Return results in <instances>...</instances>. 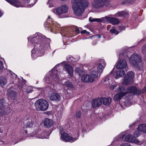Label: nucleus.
Masks as SVG:
<instances>
[{"label": "nucleus", "mask_w": 146, "mask_h": 146, "mask_svg": "<svg viewBox=\"0 0 146 146\" xmlns=\"http://www.w3.org/2000/svg\"><path fill=\"white\" fill-rule=\"evenodd\" d=\"M43 37L40 33H36L34 36L32 38L30 42L29 45L32 47H34V49L32 50V57L34 56V52L36 50L37 47L39 46V56H42L44 54V48L46 44L42 42Z\"/></svg>", "instance_id": "obj_1"}, {"label": "nucleus", "mask_w": 146, "mask_h": 146, "mask_svg": "<svg viewBox=\"0 0 146 146\" xmlns=\"http://www.w3.org/2000/svg\"><path fill=\"white\" fill-rule=\"evenodd\" d=\"M40 133L38 132V131H35L33 132L32 133H31V136L32 137H36L39 138H48L50 135L49 133L47 131H44L42 132V134H40Z\"/></svg>", "instance_id": "obj_10"}, {"label": "nucleus", "mask_w": 146, "mask_h": 146, "mask_svg": "<svg viewBox=\"0 0 146 146\" xmlns=\"http://www.w3.org/2000/svg\"><path fill=\"white\" fill-rule=\"evenodd\" d=\"M44 26L45 28H49L52 30L55 29V25L54 24L50 16H49L46 21L45 22Z\"/></svg>", "instance_id": "obj_11"}, {"label": "nucleus", "mask_w": 146, "mask_h": 146, "mask_svg": "<svg viewBox=\"0 0 146 146\" xmlns=\"http://www.w3.org/2000/svg\"><path fill=\"white\" fill-rule=\"evenodd\" d=\"M125 74V72L123 70L117 71L115 73L114 77L116 79H118L119 77L122 76Z\"/></svg>", "instance_id": "obj_22"}, {"label": "nucleus", "mask_w": 146, "mask_h": 146, "mask_svg": "<svg viewBox=\"0 0 146 146\" xmlns=\"http://www.w3.org/2000/svg\"><path fill=\"white\" fill-rule=\"evenodd\" d=\"M53 4H50L48 6V7L49 8H51V7H53Z\"/></svg>", "instance_id": "obj_52"}, {"label": "nucleus", "mask_w": 146, "mask_h": 146, "mask_svg": "<svg viewBox=\"0 0 146 146\" xmlns=\"http://www.w3.org/2000/svg\"><path fill=\"white\" fill-rule=\"evenodd\" d=\"M25 132L27 133V131H25Z\"/></svg>", "instance_id": "obj_63"}, {"label": "nucleus", "mask_w": 146, "mask_h": 146, "mask_svg": "<svg viewBox=\"0 0 146 146\" xmlns=\"http://www.w3.org/2000/svg\"><path fill=\"white\" fill-rule=\"evenodd\" d=\"M144 60L146 62V54H145L144 56Z\"/></svg>", "instance_id": "obj_51"}, {"label": "nucleus", "mask_w": 146, "mask_h": 146, "mask_svg": "<svg viewBox=\"0 0 146 146\" xmlns=\"http://www.w3.org/2000/svg\"><path fill=\"white\" fill-rule=\"evenodd\" d=\"M80 32L81 33H86V34H87V35H88L90 33L89 32H87L86 30H84L83 31H81Z\"/></svg>", "instance_id": "obj_49"}, {"label": "nucleus", "mask_w": 146, "mask_h": 146, "mask_svg": "<svg viewBox=\"0 0 146 146\" xmlns=\"http://www.w3.org/2000/svg\"><path fill=\"white\" fill-rule=\"evenodd\" d=\"M96 36H98L99 38H100L101 37V35H96Z\"/></svg>", "instance_id": "obj_53"}, {"label": "nucleus", "mask_w": 146, "mask_h": 146, "mask_svg": "<svg viewBox=\"0 0 146 146\" xmlns=\"http://www.w3.org/2000/svg\"><path fill=\"white\" fill-rule=\"evenodd\" d=\"M102 104V100L101 98H98L93 100L92 106L93 108H96Z\"/></svg>", "instance_id": "obj_17"}, {"label": "nucleus", "mask_w": 146, "mask_h": 146, "mask_svg": "<svg viewBox=\"0 0 146 146\" xmlns=\"http://www.w3.org/2000/svg\"><path fill=\"white\" fill-rule=\"evenodd\" d=\"M127 64L126 61L124 59H121L118 62L116 66L117 69H127Z\"/></svg>", "instance_id": "obj_13"}, {"label": "nucleus", "mask_w": 146, "mask_h": 146, "mask_svg": "<svg viewBox=\"0 0 146 146\" xmlns=\"http://www.w3.org/2000/svg\"><path fill=\"white\" fill-rule=\"evenodd\" d=\"M105 18L106 19L113 25H117L119 23V20L116 18L106 16Z\"/></svg>", "instance_id": "obj_16"}, {"label": "nucleus", "mask_w": 146, "mask_h": 146, "mask_svg": "<svg viewBox=\"0 0 146 146\" xmlns=\"http://www.w3.org/2000/svg\"><path fill=\"white\" fill-rule=\"evenodd\" d=\"M94 68H95V66H94Z\"/></svg>", "instance_id": "obj_64"}, {"label": "nucleus", "mask_w": 146, "mask_h": 146, "mask_svg": "<svg viewBox=\"0 0 146 146\" xmlns=\"http://www.w3.org/2000/svg\"><path fill=\"white\" fill-rule=\"evenodd\" d=\"M33 90L31 88H27L25 91L27 93H29L32 92L33 91Z\"/></svg>", "instance_id": "obj_42"}, {"label": "nucleus", "mask_w": 146, "mask_h": 146, "mask_svg": "<svg viewBox=\"0 0 146 146\" xmlns=\"http://www.w3.org/2000/svg\"><path fill=\"white\" fill-rule=\"evenodd\" d=\"M63 85L69 88H72L73 87V86L71 82L69 81L65 82Z\"/></svg>", "instance_id": "obj_34"}, {"label": "nucleus", "mask_w": 146, "mask_h": 146, "mask_svg": "<svg viewBox=\"0 0 146 146\" xmlns=\"http://www.w3.org/2000/svg\"><path fill=\"white\" fill-rule=\"evenodd\" d=\"M72 3L74 13L79 16L82 15L84 11V9L86 8L89 4L87 0H72Z\"/></svg>", "instance_id": "obj_2"}, {"label": "nucleus", "mask_w": 146, "mask_h": 146, "mask_svg": "<svg viewBox=\"0 0 146 146\" xmlns=\"http://www.w3.org/2000/svg\"><path fill=\"white\" fill-rule=\"evenodd\" d=\"M132 81L128 77L125 76L123 81L122 84L123 85H125L131 84Z\"/></svg>", "instance_id": "obj_26"}, {"label": "nucleus", "mask_w": 146, "mask_h": 146, "mask_svg": "<svg viewBox=\"0 0 146 146\" xmlns=\"http://www.w3.org/2000/svg\"><path fill=\"white\" fill-rule=\"evenodd\" d=\"M36 128V129H37V126H36V127H35V128Z\"/></svg>", "instance_id": "obj_60"}, {"label": "nucleus", "mask_w": 146, "mask_h": 146, "mask_svg": "<svg viewBox=\"0 0 146 146\" xmlns=\"http://www.w3.org/2000/svg\"><path fill=\"white\" fill-rule=\"evenodd\" d=\"M89 20L91 22H94V21L98 22V18L92 19L91 17H90L89 18Z\"/></svg>", "instance_id": "obj_43"}, {"label": "nucleus", "mask_w": 146, "mask_h": 146, "mask_svg": "<svg viewBox=\"0 0 146 146\" xmlns=\"http://www.w3.org/2000/svg\"><path fill=\"white\" fill-rule=\"evenodd\" d=\"M3 113L2 111H0V116L3 115Z\"/></svg>", "instance_id": "obj_54"}, {"label": "nucleus", "mask_w": 146, "mask_h": 146, "mask_svg": "<svg viewBox=\"0 0 146 146\" xmlns=\"http://www.w3.org/2000/svg\"><path fill=\"white\" fill-rule=\"evenodd\" d=\"M65 67L66 70L68 72L70 76L71 77H72L73 76V70L72 67L70 65L68 64H66L65 65Z\"/></svg>", "instance_id": "obj_21"}, {"label": "nucleus", "mask_w": 146, "mask_h": 146, "mask_svg": "<svg viewBox=\"0 0 146 146\" xmlns=\"http://www.w3.org/2000/svg\"><path fill=\"white\" fill-rule=\"evenodd\" d=\"M142 52L143 54L146 53V44L144 45L142 48Z\"/></svg>", "instance_id": "obj_40"}, {"label": "nucleus", "mask_w": 146, "mask_h": 146, "mask_svg": "<svg viewBox=\"0 0 146 146\" xmlns=\"http://www.w3.org/2000/svg\"><path fill=\"white\" fill-rule=\"evenodd\" d=\"M35 105L37 110L45 111L48 108L49 104L45 100L41 99L37 100L35 103Z\"/></svg>", "instance_id": "obj_3"}, {"label": "nucleus", "mask_w": 146, "mask_h": 146, "mask_svg": "<svg viewBox=\"0 0 146 146\" xmlns=\"http://www.w3.org/2000/svg\"><path fill=\"white\" fill-rule=\"evenodd\" d=\"M117 85L116 84L111 85V88L112 90H114L117 86Z\"/></svg>", "instance_id": "obj_45"}, {"label": "nucleus", "mask_w": 146, "mask_h": 146, "mask_svg": "<svg viewBox=\"0 0 146 146\" xmlns=\"http://www.w3.org/2000/svg\"><path fill=\"white\" fill-rule=\"evenodd\" d=\"M3 68V63L2 61H0V70L2 69Z\"/></svg>", "instance_id": "obj_48"}, {"label": "nucleus", "mask_w": 146, "mask_h": 146, "mask_svg": "<svg viewBox=\"0 0 146 146\" xmlns=\"http://www.w3.org/2000/svg\"><path fill=\"white\" fill-rule=\"evenodd\" d=\"M11 5L16 7H25V6H22L20 3L17 0H6Z\"/></svg>", "instance_id": "obj_19"}, {"label": "nucleus", "mask_w": 146, "mask_h": 146, "mask_svg": "<svg viewBox=\"0 0 146 146\" xmlns=\"http://www.w3.org/2000/svg\"><path fill=\"white\" fill-rule=\"evenodd\" d=\"M110 31L111 33H114L116 35L118 34L119 33V31H117V30L115 29H111L110 30Z\"/></svg>", "instance_id": "obj_37"}, {"label": "nucleus", "mask_w": 146, "mask_h": 146, "mask_svg": "<svg viewBox=\"0 0 146 146\" xmlns=\"http://www.w3.org/2000/svg\"><path fill=\"white\" fill-rule=\"evenodd\" d=\"M59 129L60 130V133L61 135V137L63 140L66 142L69 141L71 142H73L78 139L79 134V131H77L76 136L74 138L70 137L66 133L64 132L63 131V129L62 127L59 126Z\"/></svg>", "instance_id": "obj_4"}, {"label": "nucleus", "mask_w": 146, "mask_h": 146, "mask_svg": "<svg viewBox=\"0 0 146 146\" xmlns=\"http://www.w3.org/2000/svg\"><path fill=\"white\" fill-rule=\"evenodd\" d=\"M93 7L96 9L106 7L110 5L108 2H106V0H93L92 3Z\"/></svg>", "instance_id": "obj_7"}, {"label": "nucleus", "mask_w": 146, "mask_h": 146, "mask_svg": "<svg viewBox=\"0 0 146 146\" xmlns=\"http://www.w3.org/2000/svg\"><path fill=\"white\" fill-rule=\"evenodd\" d=\"M110 75H109L105 77L103 80L104 84L107 85L109 87L110 86V84L111 80L109 78Z\"/></svg>", "instance_id": "obj_28"}, {"label": "nucleus", "mask_w": 146, "mask_h": 146, "mask_svg": "<svg viewBox=\"0 0 146 146\" xmlns=\"http://www.w3.org/2000/svg\"><path fill=\"white\" fill-rule=\"evenodd\" d=\"M30 39H31V38H29V39H28V40H30Z\"/></svg>", "instance_id": "obj_62"}, {"label": "nucleus", "mask_w": 146, "mask_h": 146, "mask_svg": "<svg viewBox=\"0 0 146 146\" xmlns=\"http://www.w3.org/2000/svg\"><path fill=\"white\" fill-rule=\"evenodd\" d=\"M53 122L51 119H46L44 121V126L47 128H50L53 125Z\"/></svg>", "instance_id": "obj_20"}, {"label": "nucleus", "mask_w": 146, "mask_h": 146, "mask_svg": "<svg viewBox=\"0 0 146 146\" xmlns=\"http://www.w3.org/2000/svg\"><path fill=\"white\" fill-rule=\"evenodd\" d=\"M56 66L54 67V68L55 69V68H56Z\"/></svg>", "instance_id": "obj_61"}, {"label": "nucleus", "mask_w": 146, "mask_h": 146, "mask_svg": "<svg viewBox=\"0 0 146 146\" xmlns=\"http://www.w3.org/2000/svg\"><path fill=\"white\" fill-rule=\"evenodd\" d=\"M75 31L76 33L77 34H78L80 33V30L79 28L78 27H76L75 28Z\"/></svg>", "instance_id": "obj_46"}, {"label": "nucleus", "mask_w": 146, "mask_h": 146, "mask_svg": "<svg viewBox=\"0 0 146 146\" xmlns=\"http://www.w3.org/2000/svg\"><path fill=\"white\" fill-rule=\"evenodd\" d=\"M128 93L132 94L135 95H139L141 94V91L139 88H137L136 86H133L128 88Z\"/></svg>", "instance_id": "obj_12"}, {"label": "nucleus", "mask_w": 146, "mask_h": 146, "mask_svg": "<svg viewBox=\"0 0 146 146\" xmlns=\"http://www.w3.org/2000/svg\"><path fill=\"white\" fill-rule=\"evenodd\" d=\"M128 15V13L125 11H121L117 13L116 15L117 17H124Z\"/></svg>", "instance_id": "obj_30"}, {"label": "nucleus", "mask_w": 146, "mask_h": 146, "mask_svg": "<svg viewBox=\"0 0 146 146\" xmlns=\"http://www.w3.org/2000/svg\"><path fill=\"white\" fill-rule=\"evenodd\" d=\"M13 75H14L15 76V77H16V75H15V74H13Z\"/></svg>", "instance_id": "obj_59"}, {"label": "nucleus", "mask_w": 146, "mask_h": 146, "mask_svg": "<svg viewBox=\"0 0 146 146\" xmlns=\"http://www.w3.org/2000/svg\"><path fill=\"white\" fill-rule=\"evenodd\" d=\"M133 135L135 137H138L140 135V133L138 131H135L133 133Z\"/></svg>", "instance_id": "obj_41"}, {"label": "nucleus", "mask_w": 146, "mask_h": 146, "mask_svg": "<svg viewBox=\"0 0 146 146\" xmlns=\"http://www.w3.org/2000/svg\"><path fill=\"white\" fill-rule=\"evenodd\" d=\"M125 76L128 77L131 80L133 81L134 76V73L132 71H129L127 73Z\"/></svg>", "instance_id": "obj_29"}, {"label": "nucleus", "mask_w": 146, "mask_h": 146, "mask_svg": "<svg viewBox=\"0 0 146 146\" xmlns=\"http://www.w3.org/2000/svg\"><path fill=\"white\" fill-rule=\"evenodd\" d=\"M123 96L122 94L120 95L118 93L114 96L113 100L115 101H118L123 97V96Z\"/></svg>", "instance_id": "obj_32"}, {"label": "nucleus", "mask_w": 146, "mask_h": 146, "mask_svg": "<svg viewBox=\"0 0 146 146\" xmlns=\"http://www.w3.org/2000/svg\"><path fill=\"white\" fill-rule=\"evenodd\" d=\"M8 94L9 96L13 99L15 98L16 95L15 92L10 90L8 91Z\"/></svg>", "instance_id": "obj_35"}, {"label": "nucleus", "mask_w": 146, "mask_h": 146, "mask_svg": "<svg viewBox=\"0 0 146 146\" xmlns=\"http://www.w3.org/2000/svg\"><path fill=\"white\" fill-rule=\"evenodd\" d=\"M141 60L140 56L136 53H134L129 57V62L133 66L139 68V64L141 63Z\"/></svg>", "instance_id": "obj_5"}, {"label": "nucleus", "mask_w": 146, "mask_h": 146, "mask_svg": "<svg viewBox=\"0 0 146 146\" xmlns=\"http://www.w3.org/2000/svg\"><path fill=\"white\" fill-rule=\"evenodd\" d=\"M2 133V131L1 130V129L0 128V133Z\"/></svg>", "instance_id": "obj_57"}, {"label": "nucleus", "mask_w": 146, "mask_h": 146, "mask_svg": "<svg viewBox=\"0 0 146 146\" xmlns=\"http://www.w3.org/2000/svg\"><path fill=\"white\" fill-rule=\"evenodd\" d=\"M135 125V124H133L132 125H130L129 127H130L132 126H134Z\"/></svg>", "instance_id": "obj_56"}, {"label": "nucleus", "mask_w": 146, "mask_h": 146, "mask_svg": "<svg viewBox=\"0 0 146 146\" xmlns=\"http://www.w3.org/2000/svg\"><path fill=\"white\" fill-rule=\"evenodd\" d=\"M58 73L57 70L52 71L50 74L51 77L54 80H58L59 77L58 76Z\"/></svg>", "instance_id": "obj_23"}, {"label": "nucleus", "mask_w": 146, "mask_h": 146, "mask_svg": "<svg viewBox=\"0 0 146 146\" xmlns=\"http://www.w3.org/2000/svg\"><path fill=\"white\" fill-rule=\"evenodd\" d=\"M29 122H28L26 124L27 127H31L33 123V121L31 120L29 121Z\"/></svg>", "instance_id": "obj_36"}, {"label": "nucleus", "mask_w": 146, "mask_h": 146, "mask_svg": "<svg viewBox=\"0 0 146 146\" xmlns=\"http://www.w3.org/2000/svg\"><path fill=\"white\" fill-rule=\"evenodd\" d=\"M143 90H144V91L146 92V86L144 87Z\"/></svg>", "instance_id": "obj_55"}, {"label": "nucleus", "mask_w": 146, "mask_h": 146, "mask_svg": "<svg viewBox=\"0 0 146 146\" xmlns=\"http://www.w3.org/2000/svg\"><path fill=\"white\" fill-rule=\"evenodd\" d=\"M122 137L123 139L127 142L136 144H138L140 143V141L139 140L135 137L131 135L128 134L126 135H123Z\"/></svg>", "instance_id": "obj_9"}, {"label": "nucleus", "mask_w": 146, "mask_h": 146, "mask_svg": "<svg viewBox=\"0 0 146 146\" xmlns=\"http://www.w3.org/2000/svg\"><path fill=\"white\" fill-rule=\"evenodd\" d=\"M5 100L2 99L0 100V110H1L6 105Z\"/></svg>", "instance_id": "obj_31"}, {"label": "nucleus", "mask_w": 146, "mask_h": 146, "mask_svg": "<svg viewBox=\"0 0 146 146\" xmlns=\"http://www.w3.org/2000/svg\"><path fill=\"white\" fill-rule=\"evenodd\" d=\"M137 129L139 131L146 133V125L145 124H142L139 125Z\"/></svg>", "instance_id": "obj_24"}, {"label": "nucleus", "mask_w": 146, "mask_h": 146, "mask_svg": "<svg viewBox=\"0 0 146 146\" xmlns=\"http://www.w3.org/2000/svg\"><path fill=\"white\" fill-rule=\"evenodd\" d=\"M98 76V74L97 71H92L90 75L86 74L83 75L81 77V80L84 82H93L96 78Z\"/></svg>", "instance_id": "obj_6"}, {"label": "nucleus", "mask_w": 146, "mask_h": 146, "mask_svg": "<svg viewBox=\"0 0 146 146\" xmlns=\"http://www.w3.org/2000/svg\"><path fill=\"white\" fill-rule=\"evenodd\" d=\"M7 82V79L5 77L3 76L0 77V85L1 86H3L6 84Z\"/></svg>", "instance_id": "obj_27"}, {"label": "nucleus", "mask_w": 146, "mask_h": 146, "mask_svg": "<svg viewBox=\"0 0 146 146\" xmlns=\"http://www.w3.org/2000/svg\"><path fill=\"white\" fill-rule=\"evenodd\" d=\"M134 0H126L122 2V4H131L134 1Z\"/></svg>", "instance_id": "obj_38"}, {"label": "nucleus", "mask_w": 146, "mask_h": 146, "mask_svg": "<svg viewBox=\"0 0 146 146\" xmlns=\"http://www.w3.org/2000/svg\"><path fill=\"white\" fill-rule=\"evenodd\" d=\"M75 72L77 73L80 76L84 73V71L80 68L76 67L75 70Z\"/></svg>", "instance_id": "obj_33"}, {"label": "nucleus", "mask_w": 146, "mask_h": 146, "mask_svg": "<svg viewBox=\"0 0 146 146\" xmlns=\"http://www.w3.org/2000/svg\"><path fill=\"white\" fill-rule=\"evenodd\" d=\"M124 27H122V26H120L119 27V28L121 30H123L124 29Z\"/></svg>", "instance_id": "obj_50"}, {"label": "nucleus", "mask_w": 146, "mask_h": 146, "mask_svg": "<svg viewBox=\"0 0 146 146\" xmlns=\"http://www.w3.org/2000/svg\"><path fill=\"white\" fill-rule=\"evenodd\" d=\"M105 19H106L105 17H102L100 19H98V22H103L104 21Z\"/></svg>", "instance_id": "obj_44"}, {"label": "nucleus", "mask_w": 146, "mask_h": 146, "mask_svg": "<svg viewBox=\"0 0 146 146\" xmlns=\"http://www.w3.org/2000/svg\"><path fill=\"white\" fill-rule=\"evenodd\" d=\"M49 98L51 100L58 102L60 100L61 97L58 93L53 92L50 95Z\"/></svg>", "instance_id": "obj_14"}, {"label": "nucleus", "mask_w": 146, "mask_h": 146, "mask_svg": "<svg viewBox=\"0 0 146 146\" xmlns=\"http://www.w3.org/2000/svg\"><path fill=\"white\" fill-rule=\"evenodd\" d=\"M120 146H131V145L129 143H124L122 144Z\"/></svg>", "instance_id": "obj_47"}, {"label": "nucleus", "mask_w": 146, "mask_h": 146, "mask_svg": "<svg viewBox=\"0 0 146 146\" xmlns=\"http://www.w3.org/2000/svg\"><path fill=\"white\" fill-rule=\"evenodd\" d=\"M68 10V6L65 4H63L59 7L53 9L52 11L56 15L60 17L61 15L67 13Z\"/></svg>", "instance_id": "obj_8"}, {"label": "nucleus", "mask_w": 146, "mask_h": 146, "mask_svg": "<svg viewBox=\"0 0 146 146\" xmlns=\"http://www.w3.org/2000/svg\"><path fill=\"white\" fill-rule=\"evenodd\" d=\"M82 115V113L80 111L77 112L76 114V116L77 118H79Z\"/></svg>", "instance_id": "obj_39"}, {"label": "nucleus", "mask_w": 146, "mask_h": 146, "mask_svg": "<svg viewBox=\"0 0 146 146\" xmlns=\"http://www.w3.org/2000/svg\"><path fill=\"white\" fill-rule=\"evenodd\" d=\"M101 99L103 101V104L106 106L109 105L111 102V99L110 98H101Z\"/></svg>", "instance_id": "obj_25"}, {"label": "nucleus", "mask_w": 146, "mask_h": 146, "mask_svg": "<svg viewBox=\"0 0 146 146\" xmlns=\"http://www.w3.org/2000/svg\"><path fill=\"white\" fill-rule=\"evenodd\" d=\"M106 66V64L104 60L103 59H101L100 61L99 66L97 67L98 72L101 73Z\"/></svg>", "instance_id": "obj_18"}, {"label": "nucleus", "mask_w": 146, "mask_h": 146, "mask_svg": "<svg viewBox=\"0 0 146 146\" xmlns=\"http://www.w3.org/2000/svg\"><path fill=\"white\" fill-rule=\"evenodd\" d=\"M50 1H51V0H49L48 1V3H47V4H49V2H50Z\"/></svg>", "instance_id": "obj_58"}, {"label": "nucleus", "mask_w": 146, "mask_h": 146, "mask_svg": "<svg viewBox=\"0 0 146 146\" xmlns=\"http://www.w3.org/2000/svg\"><path fill=\"white\" fill-rule=\"evenodd\" d=\"M116 91L120 94H122L123 97L128 93V88H125L123 86L119 87Z\"/></svg>", "instance_id": "obj_15"}]
</instances>
